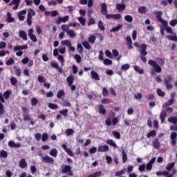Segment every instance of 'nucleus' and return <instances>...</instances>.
I'll list each match as a JSON object with an SVG mask.
<instances>
[{"label": "nucleus", "mask_w": 177, "mask_h": 177, "mask_svg": "<svg viewBox=\"0 0 177 177\" xmlns=\"http://www.w3.org/2000/svg\"><path fill=\"white\" fill-rule=\"evenodd\" d=\"M172 80V76L169 75L164 79L165 85H166L167 89H172V88H174V86L171 84Z\"/></svg>", "instance_id": "obj_7"}, {"label": "nucleus", "mask_w": 177, "mask_h": 177, "mask_svg": "<svg viewBox=\"0 0 177 177\" xmlns=\"http://www.w3.org/2000/svg\"><path fill=\"white\" fill-rule=\"evenodd\" d=\"M107 3H102L101 4V13L103 16H105L107 20H110V19H113L114 14H107Z\"/></svg>", "instance_id": "obj_3"}, {"label": "nucleus", "mask_w": 177, "mask_h": 177, "mask_svg": "<svg viewBox=\"0 0 177 177\" xmlns=\"http://www.w3.org/2000/svg\"><path fill=\"white\" fill-rule=\"evenodd\" d=\"M19 34L20 38L24 39V41H27V39H28V38H27V33L24 30L19 31Z\"/></svg>", "instance_id": "obj_26"}, {"label": "nucleus", "mask_w": 177, "mask_h": 177, "mask_svg": "<svg viewBox=\"0 0 177 177\" xmlns=\"http://www.w3.org/2000/svg\"><path fill=\"white\" fill-rule=\"evenodd\" d=\"M126 41L127 42V46L129 49H132L133 46H132V39L131 38V37H127Z\"/></svg>", "instance_id": "obj_28"}, {"label": "nucleus", "mask_w": 177, "mask_h": 177, "mask_svg": "<svg viewBox=\"0 0 177 177\" xmlns=\"http://www.w3.org/2000/svg\"><path fill=\"white\" fill-rule=\"evenodd\" d=\"M41 161L45 164H53L55 162L53 158H50V156H42Z\"/></svg>", "instance_id": "obj_8"}, {"label": "nucleus", "mask_w": 177, "mask_h": 177, "mask_svg": "<svg viewBox=\"0 0 177 177\" xmlns=\"http://www.w3.org/2000/svg\"><path fill=\"white\" fill-rule=\"evenodd\" d=\"M174 99L169 100L166 103L162 104V109H165V107H169V106H172L174 104Z\"/></svg>", "instance_id": "obj_22"}, {"label": "nucleus", "mask_w": 177, "mask_h": 177, "mask_svg": "<svg viewBox=\"0 0 177 177\" xmlns=\"http://www.w3.org/2000/svg\"><path fill=\"white\" fill-rule=\"evenodd\" d=\"M147 12V8H146V6H140L138 8V13H140V15H145V13Z\"/></svg>", "instance_id": "obj_27"}, {"label": "nucleus", "mask_w": 177, "mask_h": 177, "mask_svg": "<svg viewBox=\"0 0 177 177\" xmlns=\"http://www.w3.org/2000/svg\"><path fill=\"white\" fill-rule=\"evenodd\" d=\"M62 45H65L66 46H68V48H71V41L70 40H64L62 41Z\"/></svg>", "instance_id": "obj_53"}, {"label": "nucleus", "mask_w": 177, "mask_h": 177, "mask_svg": "<svg viewBox=\"0 0 177 177\" xmlns=\"http://www.w3.org/2000/svg\"><path fill=\"white\" fill-rule=\"evenodd\" d=\"M50 155L52 156V157H57V149H53L50 151Z\"/></svg>", "instance_id": "obj_56"}, {"label": "nucleus", "mask_w": 177, "mask_h": 177, "mask_svg": "<svg viewBox=\"0 0 177 177\" xmlns=\"http://www.w3.org/2000/svg\"><path fill=\"white\" fill-rule=\"evenodd\" d=\"M95 41H96V37L95 35H91L88 37V42L90 44H95Z\"/></svg>", "instance_id": "obj_45"}, {"label": "nucleus", "mask_w": 177, "mask_h": 177, "mask_svg": "<svg viewBox=\"0 0 177 177\" xmlns=\"http://www.w3.org/2000/svg\"><path fill=\"white\" fill-rule=\"evenodd\" d=\"M0 157H2L3 158H6V157H8V152L5 150H2L0 152Z\"/></svg>", "instance_id": "obj_61"}, {"label": "nucleus", "mask_w": 177, "mask_h": 177, "mask_svg": "<svg viewBox=\"0 0 177 177\" xmlns=\"http://www.w3.org/2000/svg\"><path fill=\"white\" fill-rule=\"evenodd\" d=\"M140 57L143 63H146L147 62V58L145 56H147V46L146 44H142L140 46Z\"/></svg>", "instance_id": "obj_2"}, {"label": "nucleus", "mask_w": 177, "mask_h": 177, "mask_svg": "<svg viewBox=\"0 0 177 177\" xmlns=\"http://www.w3.org/2000/svg\"><path fill=\"white\" fill-rule=\"evenodd\" d=\"M171 145V146H176L177 142V133L176 132H172L170 135Z\"/></svg>", "instance_id": "obj_9"}, {"label": "nucleus", "mask_w": 177, "mask_h": 177, "mask_svg": "<svg viewBox=\"0 0 177 177\" xmlns=\"http://www.w3.org/2000/svg\"><path fill=\"white\" fill-rule=\"evenodd\" d=\"M122 162L123 164H125L127 162V160H128V156H127V153H125L124 150L122 151Z\"/></svg>", "instance_id": "obj_39"}, {"label": "nucleus", "mask_w": 177, "mask_h": 177, "mask_svg": "<svg viewBox=\"0 0 177 177\" xmlns=\"http://www.w3.org/2000/svg\"><path fill=\"white\" fill-rule=\"evenodd\" d=\"M157 94L161 97H164L165 96V93L161 90V88L157 89Z\"/></svg>", "instance_id": "obj_54"}, {"label": "nucleus", "mask_w": 177, "mask_h": 177, "mask_svg": "<svg viewBox=\"0 0 177 177\" xmlns=\"http://www.w3.org/2000/svg\"><path fill=\"white\" fill-rule=\"evenodd\" d=\"M64 95H66V93L64 92V91L59 90L57 94V97L58 99H62V97H63V96H64Z\"/></svg>", "instance_id": "obj_40"}, {"label": "nucleus", "mask_w": 177, "mask_h": 177, "mask_svg": "<svg viewBox=\"0 0 177 177\" xmlns=\"http://www.w3.org/2000/svg\"><path fill=\"white\" fill-rule=\"evenodd\" d=\"M148 64L149 66H151V67H153V68L151 71V74L152 75H154L156 74V73H158V74H160V73H161L162 71L161 66L160 65H158L157 62H156L153 59H149L148 61Z\"/></svg>", "instance_id": "obj_1"}, {"label": "nucleus", "mask_w": 177, "mask_h": 177, "mask_svg": "<svg viewBox=\"0 0 177 177\" xmlns=\"http://www.w3.org/2000/svg\"><path fill=\"white\" fill-rule=\"evenodd\" d=\"M48 107H49V109H50L51 110H57V109H59V106L53 103H48Z\"/></svg>", "instance_id": "obj_35"}, {"label": "nucleus", "mask_w": 177, "mask_h": 177, "mask_svg": "<svg viewBox=\"0 0 177 177\" xmlns=\"http://www.w3.org/2000/svg\"><path fill=\"white\" fill-rule=\"evenodd\" d=\"M19 167L24 169V168H27V162L26 161V159L22 158L19 161Z\"/></svg>", "instance_id": "obj_23"}, {"label": "nucleus", "mask_w": 177, "mask_h": 177, "mask_svg": "<svg viewBox=\"0 0 177 177\" xmlns=\"http://www.w3.org/2000/svg\"><path fill=\"white\" fill-rule=\"evenodd\" d=\"M102 95L104 97L109 96V90H107V88L104 87L102 88Z\"/></svg>", "instance_id": "obj_63"}, {"label": "nucleus", "mask_w": 177, "mask_h": 177, "mask_svg": "<svg viewBox=\"0 0 177 177\" xmlns=\"http://www.w3.org/2000/svg\"><path fill=\"white\" fill-rule=\"evenodd\" d=\"M103 63L105 66H111L113 61L109 58H106L103 60Z\"/></svg>", "instance_id": "obj_38"}, {"label": "nucleus", "mask_w": 177, "mask_h": 177, "mask_svg": "<svg viewBox=\"0 0 177 177\" xmlns=\"http://www.w3.org/2000/svg\"><path fill=\"white\" fill-rule=\"evenodd\" d=\"M166 118H167V111L162 110V111L160 112V120L162 124H163V122H165Z\"/></svg>", "instance_id": "obj_15"}, {"label": "nucleus", "mask_w": 177, "mask_h": 177, "mask_svg": "<svg viewBox=\"0 0 177 177\" xmlns=\"http://www.w3.org/2000/svg\"><path fill=\"white\" fill-rule=\"evenodd\" d=\"M13 5L15 6L12 8L13 10H17L19 9V6H20V0H12Z\"/></svg>", "instance_id": "obj_29"}, {"label": "nucleus", "mask_w": 177, "mask_h": 177, "mask_svg": "<svg viewBox=\"0 0 177 177\" xmlns=\"http://www.w3.org/2000/svg\"><path fill=\"white\" fill-rule=\"evenodd\" d=\"M69 18L70 17L68 15L63 17H58L57 19L55 21V23L56 24H60V23H66Z\"/></svg>", "instance_id": "obj_11"}, {"label": "nucleus", "mask_w": 177, "mask_h": 177, "mask_svg": "<svg viewBox=\"0 0 177 177\" xmlns=\"http://www.w3.org/2000/svg\"><path fill=\"white\" fill-rule=\"evenodd\" d=\"M10 84L12 85H13V86H15V85H16V84H17V79L15 77H12L10 79Z\"/></svg>", "instance_id": "obj_57"}, {"label": "nucleus", "mask_w": 177, "mask_h": 177, "mask_svg": "<svg viewBox=\"0 0 177 177\" xmlns=\"http://www.w3.org/2000/svg\"><path fill=\"white\" fill-rule=\"evenodd\" d=\"M153 15H156L157 21L159 23H161V24L163 25L164 27H168V22L166 20L162 19V12L156 10L153 11Z\"/></svg>", "instance_id": "obj_5"}, {"label": "nucleus", "mask_w": 177, "mask_h": 177, "mask_svg": "<svg viewBox=\"0 0 177 177\" xmlns=\"http://www.w3.org/2000/svg\"><path fill=\"white\" fill-rule=\"evenodd\" d=\"M62 147L64 150V151L67 153L68 156H70L71 157H73L74 156V153H73V151H71V149H68V147H67V145L66 144H63L62 145Z\"/></svg>", "instance_id": "obj_13"}, {"label": "nucleus", "mask_w": 177, "mask_h": 177, "mask_svg": "<svg viewBox=\"0 0 177 177\" xmlns=\"http://www.w3.org/2000/svg\"><path fill=\"white\" fill-rule=\"evenodd\" d=\"M98 151L104 153L105 151H109V145H103L98 147Z\"/></svg>", "instance_id": "obj_25"}, {"label": "nucleus", "mask_w": 177, "mask_h": 177, "mask_svg": "<svg viewBox=\"0 0 177 177\" xmlns=\"http://www.w3.org/2000/svg\"><path fill=\"white\" fill-rule=\"evenodd\" d=\"M133 68L136 73H138V74H145V71H143L142 68H140L138 66H134Z\"/></svg>", "instance_id": "obj_33"}, {"label": "nucleus", "mask_w": 177, "mask_h": 177, "mask_svg": "<svg viewBox=\"0 0 177 177\" xmlns=\"http://www.w3.org/2000/svg\"><path fill=\"white\" fill-rule=\"evenodd\" d=\"M102 176V171H95L93 174H90L88 177H100Z\"/></svg>", "instance_id": "obj_43"}, {"label": "nucleus", "mask_w": 177, "mask_h": 177, "mask_svg": "<svg viewBox=\"0 0 177 177\" xmlns=\"http://www.w3.org/2000/svg\"><path fill=\"white\" fill-rule=\"evenodd\" d=\"M175 167V162L169 163L168 165L166 166V169L167 171H171L172 168Z\"/></svg>", "instance_id": "obj_50"}, {"label": "nucleus", "mask_w": 177, "mask_h": 177, "mask_svg": "<svg viewBox=\"0 0 177 177\" xmlns=\"http://www.w3.org/2000/svg\"><path fill=\"white\" fill-rule=\"evenodd\" d=\"M12 93V92L10 91H6V92L3 93V97L4 99H9V97H10V94Z\"/></svg>", "instance_id": "obj_48"}, {"label": "nucleus", "mask_w": 177, "mask_h": 177, "mask_svg": "<svg viewBox=\"0 0 177 177\" xmlns=\"http://www.w3.org/2000/svg\"><path fill=\"white\" fill-rule=\"evenodd\" d=\"M68 35H69V37H71V38H74V37H75V32H74L73 30H69L66 31Z\"/></svg>", "instance_id": "obj_51"}, {"label": "nucleus", "mask_w": 177, "mask_h": 177, "mask_svg": "<svg viewBox=\"0 0 177 177\" xmlns=\"http://www.w3.org/2000/svg\"><path fill=\"white\" fill-rule=\"evenodd\" d=\"M78 21H80V24H82V26H85L86 24V20L82 17H80L78 18Z\"/></svg>", "instance_id": "obj_59"}, {"label": "nucleus", "mask_w": 177, "mask_h": 177, "mask_svg": "<svg viewBox=\"0 0 177 177\" xmlns=\"http://www.w3.org/2000/svg\"><path fill=\"white\" fill-rule=\"evenodd\" d=\"M165 31L167 32V34H171L172 35H167V39H169V41H174V42H177V36L176 33L172 30V28L169 26H167L165 28Z\"/></svg>", "instance_id": "obj_4"}, {"label": "nucleus", "mask_w": 177, "mask_h": 177, "mask_svg": "<svg viewBox=\"0 0 177 177\" xmlns=\"http://www.w3.org/2000/svg\"><path fill=\"white\" fill-rule=\"evenodd\" d=\"M124 20L127 21V23H132V21H133V18L131 15H126L124 17Z\"/></svg>", "instance_id": "obj_46"}, {"label": "nucleus", "mask_w": 177, "mask_h": 177, "mask_svg": "<svg viewBox=\"0 0 177 177\" xmlns=\"http://www.w3.org/2000/svg\"><path fill=\"white\" fill-rule=\"evenodd\" d=\"M28 46L24 45V46H15L13 50L15 51H17V50H23L24 49H28Z\"/></svg>", "instance_id": "obj_20"}, {"label": "nucleus", "mask_w": 177, "mask_h": 177, "mask_svg": "<svg viewBox=\"0 0 177 177\" xmlns=\"http://www.w3.org/2000/svg\"><path fill=\"white\" fill-rule=\"evenodd\" d=\"M131 68V65L129 64H125L122 65L121 70L122 71H127V70H129Z\"/></svg>", "instance_id": "obj_37"}, {"label": "nucleus", "mask_w": 177, "mask_h": 177, "mask_svg": "<svg viewBox=\"0 0 177 177\" xmlns=\"http://www.w3.org/2000/svg\"><path fill=\"white\" fill-rule=\"evenodd\" d=\"M62 174H67L69 173L68 175L70 176H73V171H71V166L70 165H66L62 169Z\"/></svg>", "instance_id": "obj_10"}, {"label": "nucleus", "mask_w": 177, "mask_h": 177, "mask_svg": "<svg viewBox=\"0 0 177 177\" xmlns=\"http://www.w3.org/2000/svg\"><path fill=\"white\" fill-rule=\"evenodd\" d=\"M104 53H103V50H100L98 58H99V60H100V62H103L104 60Z\"/></svg>", "instance_id": "obj_47"}, {"label": "nucleus", "mask_w": 177, "mask_h": 177, "mask_svg": "<svg viewBox=\"0 0 177 177\" xmlns=\"http://www.w3.org/2000/svg\"><path fill=\"white\" fill-rule=\"evenodd\" d=\"M125 171L126 170L124 169L120 171H116L115 174V176H121V175H124V174H125Z\"/></svg>", "instance_id": "obj_58"}, {"label": "nucleus", "mask_w": 177, "mask_h": 177, "mask_svg": "<svg viewBox=\"0 0 177 177\" xmlns=\"http://www.w3.org/2000/svg\"><path fill=\"white\" fill-rule=\"evenodd\" d=\"M96 21H95V19L93 17H90L88 19V26H92V24H95Z\"/></svg>", "instance_id": "obj_64"}, {"label": "nucleus", "mask_w": 177, "mask_h": 177, "mask_svg": "<svg viewBox=\"0 0 177 177\" xmlns=\"http://www.w3.org/2000/svg\"><path fill=\"white\" fill-rule=\"evenodd\" d=\"M66 82L68 86H71L74 84V76L73 75H69L66 79Z\"/></svg>", "instance_id": "obj_19"}, {"label": "nucleus", "mask_w": 177, "mask_h": 177, "mask_svg": "<svg viewBox=\"0 0 177 177\" xmlns=\"http://www.w3.org/2000/svg\"><path fill=\"white\" fill-rule=\"evenodd\" d=\"M168 122H170L171 124H174V125H176L177 124V117H170L168 118Z\"/></svg>", "instance_id": "obj_30"}, {"label": "nucleus", "mask_w": 177, "mask_h": 177, "mask_svg": "<svg viewBox=\"0 0 177 177\" xmlns=\"http://www.w3.org/2000/svg\"><path fill=\"white\" fill-rule=\"evenodd\" d=\"M98 28H99V30H101L102 31H104V30H106V28L103 25V21H102V20H100L98 21Z\"/></svg>", "instance_id": "obj_44"}, {"label": "nucleus", "mask_w": 177, "mask_h": 177, "mask_svg": "<svg viewBox=\"0 0 177 177\" xmlns=\"http://www.w3.org/2000/svg\"><path fill=\"white\" fill-rule=\"evenodd\" d=\"M91 75L93 80H95V81H100V77L99 76V74L96 73V71H92L91 72Z\"/></svg>", "instance_id": "obj_17"}, {"label": "nucleus", "mask_w": 177, "mask_h": 177, "mask_svg": "<svg viewBox=\"0 0 177 177\" xmlns=\"http://www.w3.org/2000/svg\"><path fill=\"white\" fill-rule=\"evenodd\" d=\"M15 21V18L12 17V14L10 12L7 13V23H13Z\"/></svg>", "instance_id": "obj_31"}, {"label": "nucleus", "mask_w": 177, "mask_h": 177, "mask_svg": "<svg viewBox=\"0 0 177 177\" xmlns=\"http://www.w3.org/2000/svg\"><path fill=\"white\" fill-rule=\"evenodd\" d=\"M14 70H15V75L17 77H20L21 75V70L20 68H17V66H14Z\"/></svg>", "instance_id": "obj_41"}, {"label": "nucleus", "mask_w": 177, "mask_h": 177, "mask_svg": "<svg viewBox=\"0 0 177 177\" xmlns=\"http://www.w3.org/2000/svg\"><path fill=\"white\" fill-rule=\"evenodd\" d=\"M48 138H49V136H48V133H44L41 136L42 142H46V140H48Z\"/></svg>", "instance_id": "obj_60"}, {"label": "nucleus", "mask_w": 177, "mask_h": 177, "mask_svg": "<svg viewBox=\"0 0 177 177\" xmlns=\"http://www.w3.org/2000/svg\"><path fill=\"white\" fill-rule=\"evenodd\" d=\"M31 106H35L36 104H38V100L36 97H32L30 101Z\"/></svg>", "instance_id": "obj_55"}, {"label": "nucleus", "mask_w": 177, "mask_h": 177, "mask_svg": "<svg viewBox=\"0 0 177 177\" xmlns=\"http://www.w3.org/2000/svg\"><path fill=\"white\" fill-rule=\"evenodd\" d=\"M169 171H159L156 172L157 176H167V175H169Z\"/></svg>", "instance_id": "obj_34"}, {"label": "nucleus", "mask_w": 177, "mask_h": 177, "mask_svg": "<svg viewBox=\"0 0 177 177\" xmlns=\"http://www.w3.org/2000/svg\"><path fill=\"white\" fill-rule=\"evenodd\" d=\"M106 143L115 149L117 147V144L113 140H107Z\"/></svg>", "instance_id": "obj_42"}, {"label": "nucleus", "mask_w": 177, "mask_h": 177, "mask_svg": "<svg viewBox=\"0 0 177 177\" xmlns=\"http://www.w3.org/2000/svg\"><path fill=\"white\" fill-rule=\"evenodd\" d=\"M82 44L84 48H85V49H88V50H89L92 48V46H91V44H89V42H88L87 41H84Z\"/></svg>", "instance_id": "obj_36"}, {"label": "nucleus", "mask_w": 177, "mask_h": 177, "mask_svg": "<svg viewBox=\"0 0 177 177\" xmlns=\"http://www.w3.org/2000/svg\"><path fill=\"white\" fill-rule=\"evenodd\" d=\"M32 16H35V11L32 8H29L28 10V16H27V24L28 26H31L32 24Z\"/></svg>", "instance_id": "obj_6"}, {"label": "nucleus", "mask_w": 177, "mask_h": 177, "mask_svg": "<svg viewBox=\"0 0 177 177\" xmlns=\"http://www.w3.org/2000/svg\"><path fill=\"white\" fill-rule=\"evenodd\" d=\"M156 162V158H153L146 165V169L147 171H151L153 169V163Z\"/></svg>", "instance_id": "obj_14"}, {"label": "nucleus", "mask_w": 177, "mask_h": 177, "mask_svg": "<svg viewBox=\"0 0 177 177\" xmlns=\"http://www.w3.org/2000/svg\"><path fill=\"white\" fill-rule=\"evenodd\" d=\"M59 114L64 115V117H67L68 115V109H64L59 111Z\"/></svg>", "instance_id": "obj_52"}, {"label": "nucleus", "mask_w": 177, "mask_h": 177, "mask_svg": "<svg viewBox=\"0 0 177 177\" xmlns=\"http://www.w3.org/2000/svg\"><path fill=\"white\" fill-rule=\"evenodd\" d=\"M124 25L122 24H118L117 26L113 27L111 29L110 32H117V31H120L121 28H122Z\"/></svg>", "instance_id": "obj_21"}, {"label": "nucleus", "mask_w": 177, "mask_h": 177, "mask_svg": "<svg viewBox=\"0 0 177 177\" xmlns=\"http://www.w3.org/2000/svg\"><path fill=\"white\" fill-rule=\"evenodd\" d=\"M98 111L100 114H102V115H106V111L104 108V106H103L102 104H100L98 106Z\"/></svg>", "instance_id": "obj_18"}, {"label": "nucleus", "mask_w": 177, "mask_h": 177, "mask_svg": "<svg viewBox=\"0 0 177 177\" xmlns=\"http://www.w3.org/2000/svg\"><path fill=\"white\" fill-rule=\"evenodd\" d=\"M156 135H157V132H156L155 130H152L147 134V138H154Z\"/></svg>", "instance_id": "obj_32"}, {"label": "nucleus", "mask_w": 177, "mask_h": 177, "mask_svg": "<svg viewBox=\"0 0 177 177\" xmlns=\"http://www.w3.org/2000/svg\"><path fill=\"white\" fill-rule=\"evenodd\" d=\"M50 66L53 68H56L58 73H60L61 74L63 73V68H60L59 66V64H57V62H51Z\"/></svg>", "instance_id": "obj_12"}, {"label": "nucleus", "mask_w": 177, "mask_h": 177, "mask_svg": "<svg viewBox=\"0 0 177 177\" xmlns=\"http://www.w3.org/2000/svg\"><path fill=\"white\" fill-rule=\"evenodd\" d=\"M65 133L68 136H71L74 133V130L73 129H68L66 130Z\"/></svg>", "instance_id": "obj_49"}, {"label": "nucleus", "mask_w": 177, "mask_h": 177, "mask_svg": "<svg viewBox=\"0 0 177 177\" xmlns=\"http://www.w3.org/2000/svg\"><path fill=\"white\" fill-rule=\"evenodd\" d=\"M116 9L118 12H122L125 10V4L118 3L116 4Z\"/></svg>", "instance_id": "obj_24"}, {"label": "nucleus", "mask_w": 177, "mask_h": 177, "mask_svg": "<svg viewBox=\"0 0 177 177\" xmlns=\"http://www.w3.org/2000/svg\"><path fill=\"white\" fill-rule=\"evenodd\" d=\"M152 146L153 149H158L160 147H161V145L160 144V141L158 140V138H156L153 142H152Z\"/></svg>", "instance_id": "obj_16"}, {"label": "nucleus", "mask_w": 177, "mask_h": 177, "mask_svg": "<svg viewBox=\"0 0 177 177\" xmlns=\"http://www.w3.org/2000/svg\"><path fill=\"white\" fill-rule=\"evenodd\" d=\"M74 59L76 60L77 63H81V55L75 54L74 56Z\"/></svg>", "instance_id": "obj_62"}]
</instances>
